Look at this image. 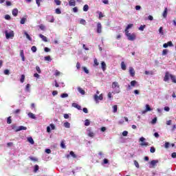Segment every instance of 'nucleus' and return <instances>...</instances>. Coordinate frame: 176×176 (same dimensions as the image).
Returning a JSON list of instances; mask_svg holds the SVG:
<instances>
[{"label":"nucleus","mask_w":176,"mask_h":176,"mask_svg":"<svg viewBox=\"0 0 176 176\" xmlns=\"http://www.w3.org/2000/svg\"><path fill=\"white\" fill-rule=\"evenodd\" d=\"M170 79L172 80L173 83H176V76L170 74L169 72H165V76H164V82H168Z\"/></svg>","instance_id":"1"},{"label":"nucleus","mask_w":176,"mask_h":176,"mask_svg":"<svg viewBox=\"0 0 176 176\" xmlns=\"http://www.w3.org/2000/svg\"><path fill=\"white\" fill-rule=\"evenodd\" d=\"M125 35L127 37L128 41H135V38H137V36L135 35V33H129V32L125 33Z\"/></svg>","instance_id":"2"},{"label":"nucleus","mask_w":176,"mask_h":176,"mask_svg":"<svg viewBox=\"0 0 176 176\" xmlns=\"http://www.w3.org/2000/svg\"><path fill=\"white\" fill-rule=\"evenodd\" d=\"M112 89H117L115 91V93H116L117 94L120 93V87L119 86V83L118 82H112Z\"/></svg>","instance_id":"3"},{"label":"nucleus","mask_w":176,"mask_h":176,"mask_svg":"<svg viewBox=\"0 0 176 176\" xmlns=\"http://www.w3.org/2000/svg\"><path fill=\"white\" fill-rule=\"evenodd\" d=\"M5 33H6V39H10V38L14 37V32H13V31H11L10 32H8V31H6Z\"/></svg>","instance_id":"4"},{"label":"nucleus","mask_w":176,"mask_h":176,"mask_svg":"<svg viewBox=\"0 0 176 176\" xmlns=\"http://www.w3.org/2000/svg\"><path fill=\"white\" fill-rule=\"evenodd\" d=\"M94 98L96 102H98V100L102 101V100H104V97L102 96V94H101L99 96H97V94H95L94 96Z\"/></svg>","instance_id":"5"},{"label":"nucleus","mask_w":176,"mask_h":176,"mask_svg":"<svg viewBox=\"0 0 176 176\" xmlns=\"http://www.w3.org/2000/svg\"><path fill=\"white\" fill-rule=\"evenodd\" d=\"M140 141H141V144H140V145L142 146H148V144L149 143H148V142H144L145 141V138H144V137H142V138H140Z\"/></svg>","instance_id":"6"},{"label":"nucleus","mask_w":176,"mask_h":176,"mask_svg":"<svg viewBox=\"0 0 176 176\" xmlns=\"http://www.w3.org/2000/svg\"><path fill=\"white\" fill-rule=\"evenodd\" d=\"M98 34H101L102 32V25H101V23L98 22L97 24V30Z\"/></svg>","instance_id":"7"},{"label":"nucleus","mask_w":176,"mask_h":176,"mask_svg":"<svg viewBox=\"0 0 176 176\" xmlns=\"http://www.w3.org/2000/svg\"><path fill=\"white\" fill-rule=\"evenodd\" d=\"M136 85H137V81L136 80H132L131 82V85L128 86V90H131V87H135Z\"/></svg>","instance_id":"8"},{"label":"nucleus","mask_w":176,"mask_h":176,"mask_svg":"<svg viewBox=\"0 0 176 176\" xmlns=\"http://www.w3.org/2000/svg\"><path fill=\"white\" fill-rule=\"evenodd\" d=\"M129 74L131 76H132V78H133V76H135V71H134V68H133V67H129Z\"/></svg>","instance_id":"9"},{"label":"nucleus","mask_w":176,"mask_h":176,"mask_svg":"<svg viewBox=\"0 0 176 176\" xmlns=\"http://www.w3.org/2000/svg\"><path fill=\"white\" fill-rule=\"evenodd\" d=\"M72 107L76 108V109H78V111H82V107L77 103H72Z\"/></svg>","instance_id":"10"},{"label":"nucleus","mask_w":176,"mask_h":176,"mask_svg":"<svg viewBox=\"0 0 176 176\" xmlns=\"http://www.w3.org/2000/svg\"><path fill=\"white\" fill-rule=\"evenodd\" d=\"M133 26H134V24L133 23L129 24L125 29V33L129 32V30H130V28H133Z\"/></svg>","instance_id":"11"},{"label":"nucleus","mask_w":176,"mask_h":176,"mask_svg":"<svg viewBox=\"0 0 176 176\" xmlns=\"http://www.w3.org/2000/svg\"><path fill=\"white\" fill-rule=\"evenodd\" d=\"M168 46H173V42L168 41L167 43H164L163 45V47H164L165 49H167V47H168Z\"/></svg>","instance_id":"12"},{"label":"nucleus","mask_w":176,"mask_h":176,"mask_svg":"<svg viewBox=\"0 0 176 176\" xmlns=\"http://www.w3.org/2000/svg\"><path fill=\"white\" fill-rule=\"evenodd\" d=\"M20 56L21 57L22 61H25V56H24V50H21L20 51Z\"/></svg>","instance_id":"13"},{"label":"nucleus","mask_w":176,"mask_h":176,"mask_svg":"<svg viewBox=\"0 0 176 176\" xmlns=\"http://www.w3.org/2000/svg\"><path fill=\"white\" fill-rule=\"evenodd\" d=\"M17 14H19V10H17V8H14L12 10V15L14 17H16Z\"/></svg>","instance_id":"14"},{"label":"nucleus","mask_w":176,"mask_h":176,"mask_svg":"<svg viewBox=\"0 0 176 176\" xmlns=\"http://www.w3.org/2000/svg\"><path fill=\"white\" fill-rule=\"evenodd\" d=\"M39 38H42L43 42H47V37H46V36H43V34H39Z\"/></svg>","instance_id":"15"},{"label":"nucleus","mask_w":176,"mask_h":176,"mask_svg":"<svg viewBox=\"0 0 176 176\" xmlns=\"http://www.w3.org/2000/svg\"><path fill=\"white\" fill-rule=\"evenodd\" d=\"M149 111H152L151 106H149V104H146V109L144 110L143 113H145V112H149Z\"/></svg>","instance_id":"16"},{"label":"nucleus","mask_w":176,"mask_h":176,"mask_svg":"<svg viewBox=\"0 0 176 176\" xmlns=\"http://www.w3.org/2000/svg\"><path fill=\"white\" fill-rule=\"evenodd\" d=\"M157 163H159L158 160H152L150 162V164H151L153 167H155V166H156V164H157Z\"/></svg>","instance_id":"17"},{"label":"nucleus","mask_w":176,"mask_h":176,"mask_svg":"<svg viewBox=\"0 0 176 176\" xmlns=\"http://www.w3.org/2000/svg\"><path fill=\"white\" fill-rule=\"evenodd\" d=\"M69 6H75L76 5V2L75 1V0H70L69 1Z\"/></svg>","instance_id":"18"},{"label":"nucleus","mask_w":176,"mask_h":176,"mask_svg":"<svg viewBox=\"0 0 176 176\" xmlns=\"http://www.w3.org/2000/svg\"><path fill=\"white\" fill-rule=\"evenodd\" d=\"M101 65H102V71H106L107 69V64H105V62H102L101 63Z\"/></svg>","instance_id":"19"},{"label":"nucleus","mask_w":176,"mask_h":176,"mask_svg":"<svg viewBox=\"0 0 176 176\" xmlns=\"http://www.w3.org/2000/svg\"><path fill=\"white\" fill-rule=\"evenodd\" d=\"M69 155L73 159H76V157H78L74 151H70Z\"/></svg>","instance_id":"20"},{"label":"nucleus","mask_w":176,"mask_h":176,"mask_svg":"<svg viewBox=\"0 0 176 176\" xmlns=\"http://www.w3.org/2000/svg\"><path fill=\"white\" fill-rule=\"evenodd\" d=\"M26 129H27V126H19L16 131H21V130H26Z\"/></svg>","instance_id":"21"},{"label":"nucleus","mask_w":176,"mask_h":176,"mask_svg":"<svg viewBox=\"0 0 176 176\" xmlns=\"http://www.w3.org/2000/svg\"><path fill=\"white\" fill-rule=\"evenodd\" d=\"M60 146L63 148V149H65L67 146H65V140H62L60 142Z\"/></svg>","instance_id":"22"},{"label":"nucleus","mask_w":176,"mask_h":176,"mask_svg":"<svg viewBox=\"0 0 176 176\" xmlns=\"http://www.w3.org/2000/svg\"><path fill=\"white\" fill-rule=\"evenodd\" d=\"M28 116H29V118H30V119H36L35 114H34L32 113H29Z\"/></svg>","instance_id":"23"},{"label":"nucleus","mask_w":176,"mask_h":176,"mask_svg":"<svg viewBox=\"0 0 176 176\" xmlns=\"http://www.w3.org/2000/svg\"><path fill=\"white\" fill-rule=\"evenodd\" d=\"M167 12H168V10H167V8H166L164 9V11L163 14H162V16L164 19H166L167 17Z\"/></svg>","instance_id":"24"},{"label":"nucleus","mask_w":176,"mask_h":176,"mask_svg":"<svg viewBox=\"0 0 176 176\" xmlns=\"http://www.w3.org/2000/svg\"><path fill=\"white\" fill-rule=\"evenodd\" d=\"M28 141L32 145H34V144H35V142H34V139H32L31 137L28 138Z\"/></svg>","instance_id":"25"},{"label":"nucleus","mask_w":176,"mask_h":176,"mask_svg":"<svg viewBox=\"0 0 176 176\" xmlns=\"http://www.w3.org/2000/svg\"><path fill=\"white\" fill-rule=\"evenodd\" d=\"M100 65V63H98V60H97V58H95L94 60V67H97Z\"/></svg>","instance_id":"26"},{"label":"nucleus","mask_w":176,"mask_h":176,"mask_svg":"<svg viewBox=\"0 0 176 176\" xmlns=\"http://www.w3.org/2000/svg\"><path fill=\"white\" fill-rule=\"evenodd\" d=\"M121 68L123 71H126V64L123 61L121 63Z\"/></svg>","instance_id":"27"},{"label":"nucleus","mask_w":176,"mask_h":176,"mask_svg":"<svg viewBox=\"0 0 176 176\" xmlns=\"http://www.w3.org/2000/svg\"><path fill=\"white\" fill-rule=\"evenodd\" d=\"M63 125L67 129H69V127H71V124H69L68 122H65Z\"/></svg>","instance_id":"28"},{"label":"nucleus","mask_w":176,"mask_h":176,"mask_svg":"<svg viewBox=\"0 0 176 176\" xmlns=\"http://www.w3.org/2000/svg\"><path fill=\"white\" fill-rule=\"evenodd\" d=\"M25 35L27 39H28V41H32V38H31L30 34H28V33H27V32H25Z\"/></svg>","instance_id":"29"},{"label":"nucleus","mask_w":176,"mask_h":176,"mask_svg":"<svg viewBox=\"0 0 176 176\" xmlns=\"http://www.w3.org/2000/svg\"><path fill=\"white\" fill-rule=\"evenodd\" d=\"M25 79V76L24 74H22L20 80L21 83H24Z\"/></svg>","instance_id":"30"},{"label":"nucleus","mask_w":176,"mask_h":176,"mask_svg":"<svg viewBox=\"0 0 176 176\" xmlns=\"http://www.w3.org/2000/svg\"><path fill=\"white\" fill-rule=\"evenodd\" d=\"M87 10H89V5L85 4V5L83 6V11H84V12H87Z\"/></svg>","instance_id":"31"},{"label":"nucleus","mask_w":176,"mask_h":176,"mask_svg":"<svg viewBox=\"0 0 176 176\" xmlns=\"http://www.w3.org/2000/svg\"><path fill=\"white\" fill-rule=\"evenodd\" d=\"M25 21H27V18H22L20 21V24H25Z\"/></svg>","instance_id":"32"},{"label":"nucleus","mask_w":176,"mask_h":176,"mask_svg":"<svg viewBox=\"0 0 176 176\" xmlns=\"http://www.w3.org/2000/svg\"><path fill=\"white\" fill-rule=\"evenodd\" d=\"M113 112L114 113H116V112H118V105L113 106Z\"/></svg>","instance_id":"33"},{"label":"nucleus","mask_w":176,"mask_h":176,"mask_svg":"<svg viewBox=\"0 0 176 176\" xmlns=\"http://www.w3.org/2000/svg\"><path fill=\"white\" fill-rule=\"evenodd\" d=\"M157 122V118H154L152 121H151V124H156V122Z\"/></svg>","instance_id":"34"},{"label":"nucleus","mask_w":176,"mask_h":176,"mask_svg":"<svg viewBox=\"0 0 176 176\" xmlns=\"http://www.w3.org/2000/svg\"><path fill=\"white\" fill-rule=\"evenodd\" d=\"M78 91H79V93H80V94H82V96H84V94H85V90H83V89H82V88H80V87H79L78 88Z\"/></svg>","instance_id":"35"},{"label":"nucleus","mask_w":176,"mask_h":176,"mask_svg":"<svg viewBox=\"0 0 176 176\" xmlns=\"http://www.w3.org/2000/svg\"><path fill=\"white\" fill-rule=\"evenodd\" d=\"M7 123H8V124H11V123H12V117L10 116L7 118Z\"/></svg>","instance_id":"36"},{"label":"nucleus","mask_w":176,"mask_h":176,"mask_svg":"<svg viewBox=\"0 0 176 176\" xmlns=\"http://www.w3.org/2000/svg\"><path fill=\"white\" fill-rule=\"evenodd\" d=\"M150 152L151 153H155L156 152V148H155L153 146L151 147Z\"/></svg>","instance_id":"37"},{"label":"nucleus","mask_w":176,"mask_h":176,"mask_svg":"<svg viewBox=\"0 0 176 176\" xmlns=\"http://www.w3.org/2000/svg\"><path fill=\"white\" fill-rule=\"evenodd\" d=\"M167 53H168V50H167V49L163 50L162 56H166V54H167Z\"/></svg>","instance_id":"38"},{"label":"nucleus","mask_w":176,"mask_h":176,"mask_svg":"<svg viewBox=\"0 0 176 176\" xmlns=\"http://www.w3.org/2000/svg\"><path fill=\"white\" fill-rule=\"evenodd\" d=\"M88 136L93 138V137H94V133L92 131H89L88 133Z\"/></svg>","instance_id":"39"},{"label":"nucleus","mask_w":176,"mask_h":176,"mask_svg":"<svg viewBox=\"0 0 176 176\" xmlns=\"http://www.w3.org/2000/svg\"><path fill=\"white\" fill-rule=\"evenodd\" d=\"M82 71H84V72H85V74H89V69H87V67H82Z\"/></svg>","instance_id":"40"},{"label":"nucleus","mask_w":176,"mask_h":176,"mask_svg":"<svg viewBox=\"0 0 176 176\" xmlns=\"http://www.w3.org/2000/svg\"><path fill=\"white\" fill-rule=\"evenodd\" d=\"M159 32H160V34H161V35H164V32L163 31V27L160 28Z\"/></svg>","instance_id":"41"},{"label":"nucleus","mask_w":176,"mask_h":176,"mask_svg":"<svg viewBox=\"0 0 176 176\" xmlns=\"http://www.w3.org/2000/svg\"><path fill=\"white\" fill-rule=\"evenodd\" d=\"M133 162H134L135 167H137V168H140V164H138V162H137V160H134Z\"/></svg>","instance_id":"42"},{"label":"nucleus","mask_w":176,"mask_h":176,"mask_svg":"<svg viewBox=\"0 0 176 176\" xmlns=\"http://www.w3.org/2000/svg\"><path fill=\"white\" fill-rule=\"evenodd\" d=\"M85 126H90V120H89L87 119L85 120Z\"/></svg>","instance_id":"43"},{"label":"nucleus","mask_w":176,"mask_h":176,"mask_svg":"<svg viewBox=\"0 0 176 176\" xmlns=\"http://www.w3.org/2000/svg\"><path fill=\"white\" fill-rule=\"evenodd\" d=\"M55 12H56V14H61V10H60V8H56L55 10Z\"/></svg>","instance_id":"44"},{"label":"nucleus","mask_w":176,"mask_h":176,"mask_svg":"<svg viewBox=\"0 0 176 176\" xmlns=\"http://www.w3.org/2000/svg\"><path fill=\"white\" fill-rule=\"evenodd\" d=\"M29 159L32 160V162H38V159L35 158L34 157H29Z\"/></svg>","instance_id":"45"},{"label":"nucleus","mask_w":176,"mask_h":176,"mask_svg":"<svg viewBox=\"0 0 176 176\" xmlns=\"http://www.w3.org/2000/svg\"><path fill=\"white\" fill-rule=\"evenodd\" d=\"M38 170H39V166L35 165L34 166V173H36L38 171Z\"/></svg>","instance_id":"46"},{"label":"nucleus","mask_w":176,"mask_h":176,"mask_svg":"<svg viewBox=\"0 0 176 176\" xmlns=\"http://www.w3.org/2000/svg\"><path fill=\"white\" fill-rule=\"evenodd\" d=\"M144 74H145V75H153V72H148V71H145Z\"/></svg>","instance_id":"47"},{"label":"nucleus","mask_w":176,"mask_h":176,"mask_svg":"<svg viewBox=\"0 0 176 176\" xmlns=\"http://www.w3.org/2000/svg\"><path fill=\"white\" fill-rule=\"evenodd\" d=\"M80 24H82V25H85L86 24V20L80 19Z\"/></svg>","instance_id":"48"},{"label":"nucleus","mask_w":176,"mask_h":176,"mask_svg":"<svg viewBox=\"0 0 176 176\" xmlns=\"http://www.w3.org/2000/svg\"><path fill=\"white\" fill-rule=\"evenodd\" d=\"M60 97H61L62 98H67V97H68V94H62L60 95Z\"/></svg>","instance_id":"49"},{"label":"nucleus","mask_w":176,"mask_h":176,"mask_svg":"<svg viewBox=\"0 0 176 176\" xmlns=\"http://www.w3.org/2000/svg\"><path fill=\"white\" fill-rule=\"evenodd\" d=\"M109 163V160H108V159L104 158L103 160V164H108Z\"/></svg>","instance_id":"50"},{"label":"nucleus","mask_w":176,"mask_h":176,"mask_svg":"<svg viewBox=\"0 0 176 176\" xmlns=\"http://www.w3.org/2000/svg\"><path fill=\"white\" fill-rule=\"evenodd\" d=\"M31 50L33 53H35L36 52V47L35 45L32 46Z\"/></svg>","instance_id":"51"},{"label":"nucleus","mask_w":176,"mask_h":176,"mask_svg":"<svg viewBox=\"0 0 176 176\" xmlns=\"http://www.w3.org/2000/svg\"><path fill=\"white\" fill-rule=\"evenodd\" d=\"M45 61H52V58H50V56H47L45 57Z\"/></svg>","instance_id":"52"},{"label":"nucleus","mask_w":176,"mask_h":176,"mask_svg":"<svg viewBox=\"0 0 176 176\" xmlns=\"http://www.w3.org/2000/svg\"><path fill=\"white\" fill-rule=\"evenodd\" d=\"M54 2L57 6L61 5V1L60 0H54Z\"/></svg>","instance_id":"53"},{"label":"nucleus","mask_w":176,"mask_h":176,"mask_svg":"<svg viewBox=\"0 0 176 176\" xmlns=\"http://www.w3.org/2000/svg\"><path fill=\"white\" fill-rule=\"evenodd\" d=\"M127 134H129V132L127 131H124L122 132L123 137H127Z\"/></svg>","instance_id":"54"},{"label":"nucleus","mask_w":176,"mask_h":176,"mask_svg":"<svg viewBox=\"0 0 176 176\" xmlns=\"http://www.w3.org/2000/svg\"><path fill=\"white\" fill-rule=\"evenodd\" d=\"M41 2H42V0H36V3L37 6H41Z\"/></svg>","instance_id":"55"},{"label":"nucleus","mask_w":176,"mask_h":176,"mask_svg":"<svg viewBox=\"0 0 176 176\" xmlns=\"http://www.w3.org/2000/svg\"><path fill=\"white\" fill-rule=\"evenodd\" d=\"M82 111H83L84 113H89V110H87V108H86V107H84L82 109Z\"/></svg>","instance_id":"56"},{"label":"nucleus","mask_w":176,"mask_h":176,"mask_svg":"<svg viewBox=\"0 0 176 176\" xmlns=\"http://www.w3.org/2000/svg\"><path fill=\"white\" fill-rule=\"evenodd\" d=\"M36 69L38 74H41V67H39V66H36Z\"/></svg>","instance_id":"57"},{"label":"nucleus","mask_w":176,"mask_h":176,"mask_svg":"<svg viewBox=\"0 0 176 176\" xmlns=\"http://www.w3.org/2000/svg\"><path fill=\"white\" fill-rule=\"evenodd\" d=\"M44 51L46 52V53H49V52H50V48L47 47H45L44 48Z\"/></svg>","instance_id":"58"},{"label":"nucleus","mask_w":176,"mask_h":176,"mask_svg":"<svg viewBox=\"0 0 176 176\" xmlns=\"http://www.w3.org/2000/svg\"><path fill=\"white\" fill-rule=\"evenodd\" d=\"M10 19H11L10 15L6 14V15L5 16V19H6V20H10Z\"/></svg>","instance_id":"59"},{"label":"nucleus","mask_w":176,"mask_h":176,"mask_svg":"<svg viewBox=\"0 0 176 176\" xmlns=\"http://www.w3.org/2000/svg\"><path fill=\"white\" fill-rule=\"evenodd\" d=\"M144 29L145 25H140V27L139 28L140 31H144Z\"/></svg>","instance_id":"60"},{"label":"nucleus","mask_w":176,"mask_h":176,"mask_svg":"<svg viewBox=\"0 0 176 176\" xmlns=\"http://www.w3.org/2000/svg\"><path fill=\"white\" fill-rule=\"evenodd\" d=\"M39 28L40 30H41L42 31H43L45 30V25H39Z\"/></svg>","instance_id":"61"},{"label":"nucleus","mask_w":176,"mask_h":176,"mask_svg":"<svg viewBox=\"0 0 176 176\" xmlns=\"http://www.w3.org/2000/svg\"><path fill=\"white\" fill-rule=\"evenodd\" d=\"M4 74H5V75H9V74H10L9 72V69L4 70Z\"/></svg>","instance_id":"62"},{"label":"nucleus","mask_w":176,"mask_h":176,"mask_svg":"<svg viewBox=\"0 0 176 176\" xmlns=\"http://www.w3.org/2000/svg\"><path fill=\"white\" fill-rule=\"evenodd\" d=\"M58 94V91H54L53 92H52V96H57Z\"/></svg>","instance_id":"63"},{"label":"nucleus","mask_w":176,"mask_h":176,"mask_svg":"<svg viewBox=\"0 0 176 176\" xmlns=\"http://www.w3.org/2000/svg\"><path fill=\"white\" fill-rule=\"evenodd\" d=\"M171 157H173V159H175V157H176V153H173L171 154Z\"/></svg>","instance_id":"64"}]
</instances>
